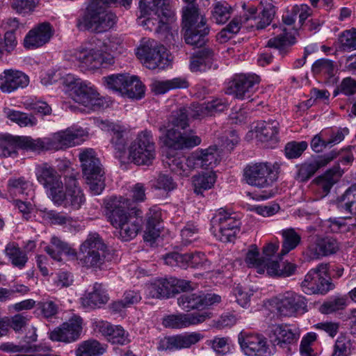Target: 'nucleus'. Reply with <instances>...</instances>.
I'll use <instances>...</instances> for the list:
<instances>
[{"label":"nucleus","mask_w":356,"mask_h":356,"mask_svg":"<svg viewBox=\"0 0 356 356\" xmlns=\"http://www.w3.org/2000/svg\"><path fill=\"white\" fill-rule=\"evenodd\" d=\"M165 264L172 267L187 268L188 267L209 271L212 268L211 262L202 252L181 254L170 252L163 257Z\"/></svg>","instance_id":"obj_16"},{"label":"nucleus","mask_w":356,"mask_h":356,"mask_svg":"<svg viewBox=\"0 0 356 356\" xmlns=\"http://www.w3.org/2000/svg\"><path fill=\"white\" fill-rule=\"evenodd\" d=\"M233 293L236 297V301L239 305L243 308H248L250 306V298L254 293L252 289L238 284L233 289Z\"/></svg>","instance_id":"obj_62"},{"label":"nucleus","mask_w":356,"mask_h":356,"mask_svg":"<svg viewBox=\"0 0 356 356\" xmlns=\"http://www.w3.org/2000/svg\"><path fill=\"white\" fill-rule=\"evenodd\" d=\"M54 33L49 22H42L31 29L24 38V47L35 49L47 44Z\"/></svg>","instance_id":"obj_28"},{"label":"nucleus","mask_w":356,"mask_h":356,"mask_svg":"<svg viewBox=\"0 0 356 356\" xmlns=\"http://www.w3.org/2000/svg\"><path fill=\"white\" fill-rule=\"evenodd\" d=\"M210 318L211 313L209 312L191 314L179 313L165 316L163 319V325L168 328L182 329L200 324Z\"/></svg>","instance_id":"obj_27"},{"label":"nucleus","mask_w":356,"mask_h":356,"mask_svg":"<svg viewBox=\"0 0 356 356\" xmlns=\"http://www.w3.org/2000/svg\"><path fill=\"white\" fill-rule=\"evenodd\" d=\"M5 252L13 266L22 267V252L17 243L13 242L7 244Z\"/></svg>","instance_id":"obj_64"},{"label":"nucleus","mask_w":356,"mask_h":356,"mask_svg":"<svg viewBox=\"0 0 356 356\" xmlns=\"http://www.w3.org/2000/svg\"><path fill=\"white\" fill-rule=\"evenodd\" d=\"M203 338V334L197 332H184L165 337L161 341L160 348L170 351L187 349L197 344Z\"/></svg>","instance_id":"obj_25"},{"label":"nucleus","mask_w":356,"mask_h":356,"mask_svg":"<svg viewBox=\"0 0 356 356\" xmlns=\"http://www.w3.org/2000/svg\"><path fill=\"white\" fill-rule=\"evenodd\" d=\"M105 215L117 229L122 241L135 238L141 229L142 211L131 207V200L122 196H112L104 200Z\"/></svg>","instance_id":"obj_1"},{"label":"nucleus","mask_w":356,"mask_h":356,"mask_svg":"<svg viewBox=\"0 0 356 356\" xmlns=\"http://www.w3.org/2000/svg\"><path fill=\"white\" fill-rule=\"evenodd\" d=\"M352 343L345 336H340L335 341L332 356H350Z\"/></svg>","instance_id":"obj_63"},{"label":"nucleus","mask_w":356,"mask_h":356,"mask_svg":"<svg viewBox=\"0 0 356 356\" xmlns=\"http://www.w3.org/2000/svg\"><path fill=\"white\" fill-rule=\"evenodd\" d=\"M259 81L254 74H235L228 83L226 93L241 100L249 99L257 90Z\"/></svg>","instance_id":"obj_20"},{"label":"nucleus","mask_w":356,"mask_h":356,"mask_svg":"<svg viewBox=\"0 0 356 356\" xmlns=\"http://www.w3.org/2000/svg\"><path fill=\"white\" fill-rule=\"evenodd\" d=\"M344 171L339 165H334L313 181L314 190L318 198L327 196L332 186L339 181Z\"/></svg>","instance_id":"obj_31"},{"label":"nucleus","mask_w":356,"mask_h":356,"mask_svg":"<svg viewBox=\"0 0 356 356\" xmlns=\"http://www.w3.org/2000/svg\"><path fill=\"white\" fill-rule=\"evenodd\" d=\"M129 156L136 165H149L156 156L155 143L152 132L140 131L129 147Z\"/></svg>","instance_id":"obj_12"},{"label":"nucleus","mask_w":356,"mask_h":356,"mask_svg":"<svg viewBox=\"0 0 356 356\" xmlns=\"http://www.w3.org/2000/svg\"><path fill=\"white\" fill-rule=\"evenodd\" d=\"M106 350V346L95 339L84 341L75 350L76 356H101Z\"/></svg>","instance_id":"obj_44"},{"label":"nucleus","mask_w":356,"mask_h":356,"mask_svg":"<svg viewBox=\"0 0 356 356\" xmlns=\"http://www.w3.org/2000/svg\"><path fill=\"white\" fill-rule=\"evenodd\" d=\"M281 233L283 240L280 254L284 256L298 246L301 236L293 228L282 229Z\"/></svg>","instance_id":"obj_45"},{"label":"nucleus","mask_w":356,"mask_h":356,"mask_svg":"<svg viewBox=\"0 0 356 356\" xmlns=\"http://www.w3.org/2000/svg\"><path fill=\"white\" fill-rule=\"evenodd\" d=\"M317 341V334L310 332L303 336L300 344V354L301 356H318V353L314 350V346Z\"/></svg>","instance_id":"obj_59"},{"label":"nucleus","mask_w":356,"mask_h":356,"mask_svg":"<svg viewBox=\"0 0 356 356\" xmlns=\"http://www.w3.org/2000/svg\"><path fill=\"white\" fill-rule=\"evenodd\" d=\"M86 131L81 127L73 126L55 133L50 138L51 150L57 151L79 145Z\"/></svg>","instance_id":"obj_23"},{"label":"nucleus","mask_w":356,"mask_h":356,"mask_svg":"<svg viewBox=\"0 0 356 356\" xmlns=\"http://www.w3.org/2000/svg\"><path fill=\"white\" fill-rule=\"evenodd\" d=\"M129 76V74H113L104 76L102 81L106 88L122 94Z\"/></svg>","instance_id":"obj_53"},{"label":"nucleus","mask_w":356,"mask_h":356,"mask_svg":"<svg viewBox=\"0 0 356 356\" xmlns=\"http://www.w3.org/2000/svg\"><path fill=\"white\" fill-rule=\"evenodd\" d=\"M108 299V295L102 284L96 282L92 291L81 298V303L86 309H95L105 305Z\"/></svg>","instance_id":"obj_38"},{"label":"nucleus","mask_w":356,"mask_h":356,"mask_svg":"<svg viewBox=\"0 0 356 356\" xmlns=\"http://www.w3.org/2000/svg\"><path fill=\"white\" fill-rule=\"evenodd\" d=\"M233 9L226 1H218L213 6L211 19L218 24H224L231 17Z\"/></svg>","instance_id":"obj_49"},{"label":"nucleus","mask_w":356,"mask_h":356,"mask_svg":"<svg viewBox=\"0 0 356 356\" xmlns=\"http://www.w3.org/2000/svg\"><path fill=\"white\" fill-rule=\"evenodd\" d=\"M147 296L152 298H169L175 294L170 279L160 278L148 284L146 288Z\"/></svg>","instance_id":"obj_40"},{"label":"nucleus","mask_w":356,"mask_h":356,"mask_svg":"<svg viewBox=\"0 0 356 356\" xmlns=\"http://www.w3.org/2000/svg\"><path fill=\"white\" fill-rule=\"evenodd\" d=\"M280 124L274 120L257 122L255 126L249 131L248 136L251 134L261 143H267L268 147L274 148L279 142Z\"/></svg>","instance_id":"obj_26"},{"label":"nucleus","mask_w":356,"mask_h":356,"mask_svg":"<svg viewBox=\"0 0 356 356\" xmlns=\"http://www.w3.org/2000/svg\"><path fill=\"white\" fill-rule=\"evenodd\" d=\"M35 175L38 181L47 190L51 199L60 188H63L60 176L47 163L37 166Z\"/></svg>","instance_id":"obj_29"},{"label":"nucleus","mask_w":356,"mask_h":356,"mask_svg":"<svg viewBox=\"0 0 356 356\" xmlns=\"http://www.w3.org/2000/svg\"><path fill=\"white\" fill-rule=\"evenodd\" d=\"M108 132L111 135V143L115 150V157L121 158L126 152L127 137L126 128L114 122L105 123Z\"/></svg>","instance_id":"obj_36"},{"label":"nucleus","mask_w":356,"mask_h":356,"mask_svg":"<svg viewBox=\"0 0 356 356\" xmlns=\"http://www.w3.org/2000/svg\"><path fill=\"white\" fill-rule=\"evenodd\" d=\"M45 251L53 259L58 261H61L63 254L76 256L75 250L57 236L51 238L50 245L45 248Z\"/></svg>","instance_id":"obj_41"},{"label":"nucleus","mask_w":356,"mask_h":356,"mask_svg":"<svg viewBox=\"0 0 356 356\" xmlns=\"http://www.w3.org/2000/svg\"><path fill=\"white\" fill-rule=\"evenodd\" d=\"M161 132L164 134L160 136V140L164 146L175 150L193 148L201 143V138L193 134V130L181 133L175 128L166 129L165 125L159 127Z\"/></svg>","instance_id":"obj_15"},{"label":"nucleus","mask_w":356,"mask_h":356,"mask_svg":"<svg viewBox=\"0 0 356 356\" xmlns=\"http://www.w3.org/2000/svg\"><path fill=\"white\" fill-rule=\"evenodd\" d=\"M346 218H330L322 222V227L326 232L339 233L350 232V225Z\"/></svg>","instance_id":"obj_52"},{"label":"nucleus","mask_w":356,"mask_h":356,"mask_svg":"<svg viewBox=\"0 0 356 356\" xmlns=\"http://www.w3.org/2000/svg\"><path fill=\"white\" fill-rule=\"evenodd\" d=\"M339 248L337 238L316 234L309 237L303 254L309 260H316L336 254Z\"/></svg>","instance_id":"obj_14"},{"label":"nucleus","mask_w":356,"mask_h":356,"mask_svg":"<svg viewBox=\"0 0 356 356\" xmlns=\"http://www.w3.org/2000/svg\"><path fill=\"white\" fill-rule=\"evenodd\" d=\"M188 5L182 9V31L186 44L202 47L209 33L205 16L193 3L195 0H184Z\"/></svg>","instance_id":"obj_3"},{"label":"nucleus","mask_w":356,"mask_h":356,"mask_svg":"<svg viewBox=\"0 0 356 356\" xmlns=\"http://www.w3.org/2000/svg\"><path fill=\"white\" fill-rule=\"evenodd\" d=\"M142 25L150 31L161 33L168 29V21L174 17L170 0H140Z\"/></svg>","instance_id":"obj_4"},{"label":"nucleus","mask_w":356,"mask_h":356,"mask_svg":"<svg viewBox=\"0 0 356 356\" xmlns=\"http://www.w3.org/2000/svg\"><path fill=\"white\" fill-rule=\"evenodd\" d=\"M314 74L323 76L325 79H330L334 76L336 72V66L334 61L321 58L316 60L312 67Z\"/></svg>","instance_id":"obj_50"},{"label":"nucleus","mask_w":356,"mask_h":356,"mask_svg":"<svg viewBox=\"0 0 356 356\" xmlns=\"http://www.w3.org/2000/svg\"><path fill=\"white\" fill-rule=\"evenodd\" d=\"M22 72L13 70H6L0 74V90L10 93L22 83Z\"/></svg>","instance_id":"obj_42"},{"label":"nucleus","mask_w":356,"mask_h":356,"mask_svg":"<svg viewBox=\"0 0 356 356\" xmlns=\"http://www.w3.org/2000/svg\"><path fill=\"white\" fill-rule=\"evenodd\" d=\"M302 291L307 294L324 295L334 288V284L328 276V265L318 264L311 269L305 276L301 283Z\"/></svg>","instance_id":"obj_13"},{"label":"nucleus","mask_w":356,"mask_h":356,"mask_svg":"<svg viewBox=\"0 0 356 356\" xmlns=\"http://www.w3.org/2000/svg\"><path fill=\"white\" fill-rule=\"evenodd\" d=\"M300 334L296 328L286 324L275 325L270 334V341L275 346L291 352V346L296 344Z\"/></svg>","instance_id":"obj_24"},{"label":"nucleus","mask_w":356,"mask_h":356,"mask_svg":"<svg viewBox=\"0 0 356 356\" xmlns=\"http://www.w3.org/2000/svg\"><path fill=\"white\" fill-rule=\"evenodd\" d=\"M97 327L112 344L124 346L130 342L129 333L120 325H112L107 321H101L98 323Z\"/></svg>","instance_id":"obj_34"},{"label":"nucleus","mask_w":356,"mask_h":356,"mask_svg":"<svg viewBox=\"0 0 356 356\" xmlns=\"http://www.w3.org/2000/svg\"><path fill=\"white\" fill-rule=\"evenodd\" d=\"M71 56L73 60L78 61L89 70L106 67L114 63V58L111 54L96 49H74Z\"/></svg>","instance_id":"obj_19"},{"label":"nucleus","mask_w":356,"mask_h":356,"mask_svg":"<svg viewBox=\"0 0 356 356\" xmlns=\"http://www.w3.org/2000/svg\"><path fill=\"white\" fill-rule=\"evenodd\" d=\"M220 301L221 297L219 295L202 291L184 293L177 298L178 305L186 311L203 310Z\"/></svg>","instance_id":"obj_21"},{"label":"nucleus","mask_w":356,"mask_h":356,"mask_svg":"<svg viewBox=\"0 0 356 356\" xmlns=\"http://www.w3.org/2000/svg\"><path fill=\"white\" fill-rule=\"evenodd\" d=\"M24 353H30L24 354V356H60L51 353H41L46 348L41 344L35 343L38 339L35 327L24 323Z\"/></svg>","instance_id":"obj_35"},{"label":"nucleus","mask_w":356,"mask_h":356,"mask_svg":"<svg viewBox=\"0 0 356 356\" xmlns=\"http://www.w3.org/2000/svg\"><path fill=\"white\" fill-rule=\"evenodd\" d=\"M356 195L350 191V187L338 200V208L341 212L356 215Z\"/></svg>","instance_id":"obj_58"},{"label":"nucleus","mask_w":356,"mask_h":356,"mask_svg":"<svg viewBox=\"0 0 356 356\" xmlns=\"http://www.w3.org/2000/svg\"><path fill=\"white\" fill-rule=\"evenodd\" d=\"M132 0H88L86 13L78 26L95 33H103L110 30L116 23L115 13L106 7L111 4H120L125 8L130 6Z\"/></svg>","instance_id":"obj_2"},{"label":"nucleus","mask_w":356,"mask_h":356,"mask_svg":"<svg viewBox=\"0 0 356 356\" xmlns=\"http://www.w3.org/2000/svg\"><path fill=\"white\" fill-rule=\"evenodd\" d=\"M243 352L248 356H265L268 347L266 339L259 334H247L238 337Z\"/></svg>","instance_id":"obj_32"},{"label":"nucleus","mask_w":356,"mask_h":356,"mask_svg":"<svg viewBox=\"0 0 356 356\" xmlns=\"http://www.w3.org/2000/svg\"><path fill=\"white\" fill-rule=\"evenodd\" d=\"M189 116L186 107L172 112L168 118V127L185 129L189 126Z\"/></svg>","instance_id":"obj_55"},{"label":"nucleus","mask_w":356,"mask_h":356,"mask_svg":"<svg viewBox=\"0 0 356 356\" xmlns=\"http://www.w3.org/2000/svg\"><path fill=\"white\" fill-rule=\"evenodd\" d=\"M241 221L223 209H218L211 219V231L223 243L232 242L240 231Z\"/></svg>","instance_id":"obj_11"},{"label":"nucleus","mask_w":356,"mask_h":356,"mask_svg":"<svg viewBox=\"0 0 356 356\" xmlns=\"http://www.w3.org/2000/svg\"><path fill=\"white\" fill-rule=\"evenodd\" d=\"M22 147V138L6 133L0 134V156H16L17 149Z\"/></svg>","instance_id":"obj_39"},{"label":"nucleus","mask_w":356,"mask_h":356,"mask_svg":"<svg viewBox=\"0 0 356 356\" xmlns=\"http://www.w3.org/2000/svg\"><path fill=\"white\" fill-rule=\"evenodd\" d=\"M122 95L129 98L140 99L145 95V86L136 76H129Z\"/></svg>","instance_id":"obj_48"},{"label":"nucleus","mask_w":356,"mask_h":356,"mask_svg":"<svg viewBox=\"0 0 356 356\" xmlns=\"http://www.w3.org/2000/svg\"><path fill=\"white\" fill-rule=\"evenodd\" d=\"M260 6L259 13L257 7L251 6L244 15L234 17L226 26L229 32L236 34L242 24L249 22V25L257 30L264 29L270 25L275 15V7L270 0H261Z\"/></svg>","instance_id":"obj_5"},{"label":"nucleus","mask_w":356,"mask_h":356,"mask_svg":"<svg viewBox=\"0 0 356 356\" xmlns=\"http://www.w3.org/2000/svg\"><path fill=\"white\" fill-rule=\"evenodd\" d=\"M188 87L187 80L181 77H176L167 81H155L152 84V90L156 94H164L170 90L186 88Z\"/></svg>","instance_id":"obj_46"},{"label":"nucleus","mask_w":356,"mask_h":356,"mask_svg":"<svg viewBox=\"0 0 356 356\" xmlns=\"http://www.w3.org/2000/svg\"><path fill=\"white\" fill-rule=\"evenodd\" d=\"M64 83L71 88L70 96L75 102L92 110L104 107V99L100 97L90 83L82 81L80 79L74 78L70 74L65 78Z\"/></svg>","instance_id":"obj_8"},{"label":"nucleus","mask_w":356,"mask_h":356,"mask_svg":"<svg viewBox=\"0 0 356 356\" xmlns=\"http://www.w3.org/2000/svg\"><path fill=\"white\" fill-rule=\"evenodd\" d=\"M25 150L38 154L41 152L51 150L50 138L33 139L31 136H24V151Z\"/></svg>","instance_id":"obj_51"},{"label":"nucleus","mask_w":356,"mask_h":356,"mask_svg":"<svg viewBox=\"0 0 356 356\" xmlns=\"http://www.w3.org/2000/svg\"><path fill=\"white\" fill-rule=\"evenodd\" d=\"M216 175L213 171L200 173L194 176L193 177L194 192L199 195L202 194L203 191L211 188L216 183Z\"/></svg>","instance_id":"obj_47"},{"label":"nucleus","mask_w":356,"mask_h":356,"mask_svg":"<svg viewBox=\"0 0 356 356\" xmlns=\"http://www.w3.org/2000/svg\"><path fill=\"white\" fill-rule=\"evenodd\" d=\"M308 144L306 141H291L284 147L285 156L289 159L299 158L307 149Z\"/></svg>","instance_id":"obj_61"},{"label":"nucleus","mask_w":356,"mask_h":356,"mask_svg":"<svg viewBox=\"0 0 356 356\" xmlns=\"http://www.w3.org/2000/svg\"><path fill=\"white\" fill-rule=\"evenodd\" d=\"M220 161V154L216 145L206 149H197L189 154V163L194 169H213Z\"/></svg>","instance_id":"obj_30"},{"label":"nucleus","mask_w":356,"mask_h":356,"mask_svg":"<svg viewBox=\"0 0 356 356\" xmlns=\"http://www.w3.org/2000/svg\"><path fill=\"white\" fill-rule=\"evenodd\" d=\"M106 245L99 234L90 233L81 244L77 255L79 262L87 268H102L106 261Z\"/></svg>","instance_id":"obj_7"},{"label":"nucleus","mask_w":356,"mask_h":356,"mask_svg":"<svg viewBox=\"0 0 356 356\" xmlns=\"http://www.w3.org/2000/svg\"><path fill=\"white\" fill-rule=\"evenodd\" d=\"M8 192L9 197L14 202L20 212H22V201L20 196L22 194V178H10L8 181Z\"/></svg>","instance_id":"obj_54"},{"label":"nucleus","mask_w":356,"mask_h":356,"mask_svg":"<svg viewBox=\"0 0 356 356\" xmlns=\"http://www.w3.org/2000/svg\"><path fill=\"white\" fill-rule=\"evenodd\" d=\"M339 48L343 51L356 50V29L345 30L338 38Z\"/></svg>","instance_id":"obj_56"},{"label":"nucleus","mask_w":356,"mask_h":356,"mask_svg":"<svg viewBox=\"0 0 356 356\" xmlns=\"http://www.w3.org/2000/svg\"><path fill=\"white\" fill-rule=\"evenodd\" d=\"M272 301L281 316H295L307 311L306 298L293 291L279 294Z\"/></svg>","instance_id":"obj_18"},{"label":"nucleus","mask_w":356,"mask_h":356,"mask_svg":"<svg viewBox=\"0 0 356 356\" xmlns=\"http://www.w3.org/2000/svg\"><path fill=\"white\" fill-rule=\"evenodd\" d=\"M137 57L150 70H163L170 65L171 60L166 48L154 40L143 41L136 49Z\"/></svg>","instance_id":"obj_10"},{"label":"nucleus","mask_w":356,"mask_h":356,"mask_svg":"<svg viewBox=\"0 0 356 356\" xmlns=\"http://www.w3.org/2000/svg\"><path fill=\"white\" fill-rule=\"evenodd\" d=\"M337 155L338 153L332 150L317 159L305 162L298 168V179L301 181H307L318 169L327 165L330 161L337 158Z\"/></svg>","instance_id":"obj_33"},{"label":"nucleus","mask_w":356,"mask_h":356,"mask_svg":"<svg viewBox=\"0 0 356 356\" xmlns=\"http://www.w3.org/2000/svg\"><path fill=\"white\" fill-rule=\"evenodd\" d=\"M165 162L172 172L181 177H188L191 171L194 169V167L189 163V155L186 157L182 154H177L168 156Z\"/></svg>","instance_id":"obj_43"},{"label":"nucleus","mask_w":356,"mask_h":356,"mask_svg":"<svg viewBox=\"0 0 356 356\" xmlns=\"http://www.w3.org/2000/svg\"><path fill=\"white\" fill-rule=\"evenodd\" d=\"M264 259L260 257L259 251L255 245H252L247 251L245 262L250 268H255L257 273H264Z\"/></svg>","instance_id":"obj_57"},{"label":"nucleus","mask_w":356,"mask_h":356,"mask_svg":"<svg viewBox=\"0 0 356 356\" xmlns=\"http://www.w3.org/2000/svg\"><path fill=\"white\" fill-rule=\"evenodd\" d=\"M214 54L211 49L204 48L199 50L191 57L190 70L193 72H204L211 68L216 69L213 65Z\"/></svg>","instance_id":"obj_37"},{"label":"nucleus","mask_w":356,"mask_h":356,"mask_svg":"<svg viewBox=\"0 0 356 356\" xmlns=\"http://www.w3.org/2000/svg\"><path fill=\"white\" fill-rule=\"evenodd\" d=\"M65 181V191H63V188H60L53 196L51 200L56 205L70 207L74 210H77L85 202L84 194L74 177H66Z\"/></svg>","instance_id":"obj_17"},{"label":"nucleus","mask_w":356,"mask_h":356,"mask_svg":"<svg viewBox=\"0 0 356 356\" xmlns=\"http://www.w3.org/2000/svg\"><path fill=\"white\" fill-rule=\"evenodd\" d=\"M24 107L44 115H49L51 112V108L47 102L38 100L35 97H26L24 102Z\"/></svg>","instance_id":"obj_60"},{"label":"nucleus","mask_w":356,"mask_h":356,"mask_svg":"<svg viewBox=\"0 0 356 356\" xmlns=\"http://www.w3.org/2000/svg\"><path fill=\"white\" fill-rule=\"evenodd\" d=\"M278 166L270 162L250 163L243 169L246 184L259 188L271 186L278 178Z\"/></svg>","instance_id":"obj_9"},{"label":"nucleus","mask_w":356,"mask_h":356,"mask_svg":"<svg viewBox=\"0 0 356 356\" xmlns=\"http://www.w3.org/2000/svg\"><path fill=\"white\" fill-rule=\"evenodd\" d=\"M83 174L92 195L102 193L105 188L104 172L93 149H81L79 155Z\"/></svg>","instance_id":"obj_6"},{"label":"nucleus","mask_w":356,"mask_h":356,"mask_svg":"<svg viewBox=\"0 0 356 356\" xmlns=\"http://www.w3.org/2000/svg\"><path fill=\"white\" fill-rule=\"evenodd\" d=\"M82 318L76 315L72 316L68 321L49 332V338L52 341L72 343L78 340L82 330Z\"/></svg>","instance_id":"obj_22"}]
</instances>
